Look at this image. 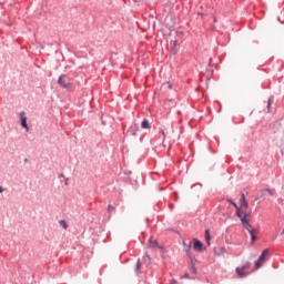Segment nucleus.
<instances>
[{"instance_id":"obj_1","label":"nucleus","mask_w":284,"mask_h":284,"mask_svg":"<svg viewBox=\"0 0 284 284\" xmlns=\"http://www.w3.org/2000/svg\"><path fill=\"white\" fill-rule=\"evenodd\" d=\"M247 211H242L241 214V223L245 230H247L248 234L251 235V242L254 243L255 241H258V237L256 234H258V230L254 229L252 224H250V220H247Z\"/></svg>"},{"instance_id":"obj_2","label":"nucleus","mask_w":284,"mask_h":284,"mask_svg":"<svg viewBox=\"0 0 284 284\" xmlns=\"http://www.w3.org/2000/svg\"><path fill=\"white\" fill-rule=\"evenodd\" d=\"M250 267H252V262H245L242 266L235 268V274H237L239 278H246V276H250V272L245 271L250 270Z\"/></svg>"},{"instance_id":"obj_3","label":"nucleus","mask_w":284,"mask_h":284,"mask_svg":"<svg viewBox=\"0 0 284 284\" xmlns=\"http://www.w3.org/2000/svg\"><path fill=\"white\" fill-rule=\"evenodd\" d=\"M267 254H270V248H265L260 255V257L257 258V261H255V264H254L255 270H261L262 267L261 263H264L265 256H267Z\"/></svg>"},{"instance_id":"obj_4","label":"nucleus","mask_w":284,"mask_h":284,"mask_svg":"<svg viewBox=\"0 0 284 284\" xmlns=\"http://www.w3.org/2000/svg\"><path fill=\"white\" fill-rule=\"evenodd\" d=\"M20 125L26 130V132H30V126H28V116H26V111L20 112Z\"/></svg>"},{"instance_id":"obj_5","label":"nucleus","mask_w":284,"mask_h":284,"mask_svg":"<svg viewBox=\"0 0 284 284\" xmlns=\"http://www.w3.org/2000/svg\"><path fill=\"white\" fill-rule=\"evenodd\" d=\"M193 250H195V252H205V246L199 239H193Z\"/></svg>"},{"instance_id":"obj_6","label":"nucleus","mask_w":284,"mask_h":284,"mask_svg":"<svg viewBox=\"0 0 284 284\" xmlns=\"http://www.w3.org/2000/svg\"><path fill=\"white\" fill-rule=\"evenodd\" d=\"M58 85H60V88H63L64 90H70V82H65V75L61 74L58 79Z\"/></svg>"},{"instance_id":"obj_7","label":"nucleus","mask_w":284,"mask_h":284,"mask_svg":"<svg viewBox=\"0 0 284 284\" xmlns=\"http://www.w3.org/2000/svg\"><path fill=\"white\" fill-rule=\"evenodd\" d=\"M227 202L231 203V205H233V207H235V216H237V219H241L243 211H241V207L239 206V204H236V202H234L230 199H227Z\"/></svg>"},{"instance_id":"obj_8","label":"nucleus","mask_w":284,"mask_h":284,"mask_svg":"<svg viewBox=\"0 0 284 284\" xmlns=\"http://www.w3.org/2000/svg\"><path fill=\"white\" fill-rule=\"evenodd\" d=\"M128 134H130L131 136H138L139 126L136 124H132L128 130Z\"/></svg>"},{"instance_id":"obj_9","label":"nucleus","mask_w":284,"mask_h":284,"mask_svg":"<svg viewBox=\"0 0 284 284\" xmlns=\"http://www.w3.org/2000/svg\"><path fill=\"white\" fill-rule=\"evenodd\" d=\"M250 205L247 203V199H245V193L241 194V207L247 209Z\"/></svg>"},{"instance_id":"obj_10","label":"nucleus","mask_w":284,"mask_h":284,"mask_svg":"<svg viewBox=\"0 0 284 284\" xmlns=\"http://www.w3.org/2000/svg\"><path fill=\"white\" fill-rule=\"evenodd\" d=\"M141 128H142V130H150V128H152V125L150 124V121H148V119H144L141 122Z\"/></svg>"},{"instance_id":"obj_11","label":"nucleus","mask_w":284,"mask_h":284,"mask_svg":"<svg viewBox=\"0 0 284 284\" xmlns=\"http://www.w3.org/2000/svg\"><path fill=\"white\" fill-rule=\"evenodd\" d=\"M192 245H186L185 243H184V251H185V254H186V256H189V258H192Z\"/></svg>"},{"instance_id":"obj_12","label":"nucleus","mask_w":284,"mask_h":284,"mask_svg":"<svg viewBox=\"0 0 284 284\" xmlns=\"http://www.w3.org/2000/svg\"><path fill=\"white\" fill-rule=\"evenodd\" d=\"M205 241L206 244L210 245V241H212V235H210V229L205 231Z\"/></svg>"},{"instance_id":"obj_13","label":"nucleus","mask_w":284,"mask_h":284,"mask_svg":"<svg viewBox=\"0 0 284 284\" xmlns=\"http://www.w3.org/2000/svg\"><path fill=\"white\" fill-rule=\"evenodd\" d=\"M272 103H274V97H270L268 100H267V112H270L271 108H272Z\"/></svg>"},{"instance_id":"obj_14","label":"nucleus","mask_w":284,"mask_h":284,"mask_svg":"<svg viewBox=\"0 0 284 284\" xmlns=\"http://www.w3.org/2000/svg\"><path fill=\"white\" fill-rule=\"evenodd\" d=\"M159 245V242L156 240H150L149 241V247H156Z\"/></svg>"},{"instance_id":"obj_15","label":"nucleus","mask_w":284,"mask_h":284,"mask_svg":"<svg viewBox=\"0 0 284 284\" xmlns=\"http://www.w3.org/2000/svg\"><path fill=\"white\" fill-rule=\"evenodd\" d=\"M135 274L139 276L141 274V261H138L135 266Z\"/></svg>"},{"instance_id":"obj_16","label":"nucleus","mask_w":284,"mask_h":284,"mask_svg":"<svg viewBox=\"0 0 284 284\" xmlns=\"http://www.w3.org/2000/svg\"><path fill=\"white\" fill-rule=\"evenodd\" d=\"M225 252H227V250L224 246H222V247L219 248V253L215 251V254L217 256H221L222 254H225Z\"/></svg>"},{"instance_id":"obj_17","label":"nucleus","mask_w":284,"mask_h":284,"mask_svg":"<svg viewBox=\"0 0 284 284\" xmlns=\"http://www.w3.org/2000/svg\"><path fill=\"white\" fill-rule=\"evenodd\" d=\"M60 225H61V227H63V230H68V222H65V220H61L60 221Z\"/></svg>"},{"instance_id":"obj_18","label":"nucleus","mask_w":284,"mask_h":284,"mask_svg":"<svg viewBox=\"0 0 284 284\" xmlns=\"http://www.w3.org/2000/svg\"><path fill=\"white\" fill-rule=\"evenodd\" d=\"M190 272H191L192 274H196V266H194V263H193V262H191Z\"/></svg>"},{"instance_id":"obj_19","label":"nucleus","mask_w":284,"mask_h":284,"mask_svg":"<svg viewBox=\"0 0 284 284\" xmlns=\"http://www.w3.org/2000/svg\"><path fill=\"white\" fill-rule=\"evenodd\" d=\"M262 192H267V194L270 195V196H274V193L272 192V190H270V189H263L262 190Z\"/></svg>"},{"instance_id":"obj_20","label":"nucleus","mask_w":284,"mask_h":284,"mask_svg":"<svg viewBox=\"0 0 284 284\" xmlns=\"http://www.w3.org/2000/svg\"><path fill=\"white\" fill-rule=\"evenodd\" d=\"M114 210H115V207H114L113 205L109 204V206H108V212H109V214H110L111 212H114Z\"/></svg>"},{"instance_id":"obj_21","label":"nucleus","mask_w":284,"mask_h":284,"mask_svg":"<svg viewBox=\"0 0 284 284\" xmlns=\"http://www.w3.org/2000/svg\"><path fill=\"white\" fill-rule=\"evenodd\" d=\"M160 134H162L163 141H165V131L163 129L160 130Z\"/></svg>"},{"instance_id":"obj_22","label":"nucleus","mask_w":284,"mask_h":284,"mask_svg":"<svg viewBox=\"0 0 284 284\" xmlns=\"http://www.w3.org/2000/svg\"><path fill=\"white\" fill-rule=\"evenodd\" d=\"M181 278H190V273H184Z\"/></svg>"},{"instance_id":"obj_23","label":"nucleus","mask_w":284,"mask_h":284,"mask_svg":"<svg viewBox=\"0 0 284 284\" xmlns=\"http://www.w3.org/2000/svg\"><path fill=\"white\" fill-rule=\"evenodd\" d=\"M0 194H3V186H0Z\"/></svg>"},{"instance_id":"obj_24","label":"nucleus","mask_w":284,"mask_h":284,"mask_svg":"<svg viewBox=\"0 0 284 284\" xmlns=\"http://www.w3.org/2000/svg\"><path fill=\"white\" fill-rule=\"evenodd\" d=\"M171 284H176V280H172V281H171Z\"/></svg>"},{"instance_id":"obj_25","label":"nucleus","mask_w":284,"mask_h":284,"mask_svg":"<svg viewBox=\"0 0 284 284\" xmlns=\"http://www.w3.org/2000/svg\"><path fill=\"white\" fill-rule=\"evenodd\" d=\"M24 163H28V158L24 159Z\"/></svg>"},{"instance_id":"obj_26","label":"nucleus","mask_w":284,"mask_h":284,"mask_svg":"<svg viewBox=\"0 0 284 284\" xmlns=\"http://www.w3.org/2000/svg\"><path fill=\"white\" fill-rule=\"evenodd\" d=\"M63 176V173H61L60 175H59V179H61Z\"/></svg>"},{"instance_id":"obj_27","label":"nucleus","mask_w":284,"mask_h":284,"mask_svg":"<svg viewBox=\"0 0 284 284\" xmlns=\"http://www.w3.org/2000/svg\"><path fill=\"white\" fill-rule=\"evenodd\" d=\"M64 185H68V179L65 180Z\"/></svg>"}]
</instances>
